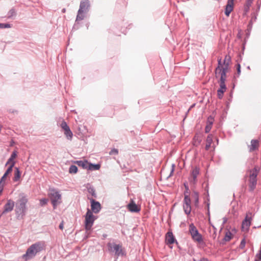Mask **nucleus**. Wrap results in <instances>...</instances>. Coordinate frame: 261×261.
Listing matches in <instances>:
<instances>
[{"mask_svg": "<svg viewBox=\"0 0 261 261\" xmlns=\"http://www.w3.org/2000/svg\"><path fill=\"white\" fill-rule=\"evenodd\" d=\"M100 167L99 164H93L89 163L88 170H97L100 169Z\"/></svg>", "mask_w": 261, "mask_h": 261, "instance_id": "27", "label": "nucleus"}, {"mask_svg": "<svg viewBox=\"0 0 261 261\" xmlns=\"http://www.w3.org/2000/svg\"><path fill=\"white\" fill-rule=\"evenodd\" d=\"M85 227L86 230H90L94 223L96 217L93 214L92 212L89 208L85 216Z\"/></svg>", "mask_w": 261, "mask_h": 261, "instance_id": "4", "label": "nucleus"}, {"mask_svg": "<svg viewBox=\"0 0 261 261\" xmlns=\"http://www.w3.org/2000/svg\"><path fill=\"white\" fill-rule=\"evenodd\" d=\"M189 231L191 235L192 239L199 243L203 242L202 235L199 233L198 229L195 226L194 224L191 223L189 225Z\"/></svg>", "mask_w": 261, "mask_h": 261, "instance_id": "5", "label": "nucleus"}, {"mask_svg": "<svg viewBox=\"0 0 261 261\" xmlns=\"http://www.w3.org/2000/svg\"><path fill=\"white\" fill-rule=\"evenodd\" d=\"M191 201L188 194H185L184 199L183 201V209L185 214L187 215L190 214L191 212Z\"/></svg>", "mask_w": 261, "mask_h": 261, "instance_id": "7", "label": "nucleus"}, {"mask_svg": "<svg viewBox=\"0 0 261 261\" xmlns=\"http://www.w3.org/2000/svg\"><path fill=\"white\" fill-rule=\"evenodd\" d=\"M212 126V122H208L205 128V132L206 133H208L211 129Z\"/></svg>", "mask_w": 261, "mask_h": 261, "instance_id": "33", "label": "nucleus"}, {"mask_svg": "<svg viewBox=\"0 0 261 261\" xmlns=\"http://www.w3.org/2000/svg\"><path fill=\"white\" fill-rule=\"evenodd\" d=\"M17 156V153L16 151H14L12 152V153L11 155L10 158L8 159V161L7 162L6 164V166L8 165V164H11L14 161V160L16 158Z\"/></svg>", "mask_w": 261, "mask_h": 261, "instance_id": "26", "label": "nucleus"}, {"mask_svg": "<svg viewBox=\"0 0 261 261\" xmlns=\"http://www.w3.org/2000/svg\"><path fill=\"white\" fill-rule=\"evenodd\" d=\"M245 244H246V241H245V239L244 238L241 242V243L239 246L240 248L242 249H243L245 246Z\"/></svg>", "mask_w": 261, "mask_h": 261, "instance_id": "38", "label": "nucleus"}, {"mask_svg": "<svg viewBox=\"0 0 261 261\" xmlns=\"http://www.w3.org/2000/svg\"><path fill=\"white\" fill-rule=\"evenodd\" d=\"M253 215L251 213H248L246 214L245 219L242 222V228L246 230H248L251 225V221L252 220Z\"/></svg>", "mask_w": 261, "mask_h": 261, "instance_id": "12", "label": "nucleus"}, {"mask_svg": "<svg viewBox=\"0 0 261 261\" xmlns=\"http://www.w3.org/2000/svg\"><path fill=\"white\" fill-rule=\"evenodd\" d=\"M237 73L236 75V77H239L241 73V66L240 64H237Z\"/></svg>", "mask_w": 261, "mask_h": 261, "instance_id": "37", "label": "nucleus"}, {"mask_svg": "<svg viewBox=\"0 0 261 261\" xmlns=\"http://www.w3.org/2000/svg\"><path fill=\"white\" fill-rule=\"evenodd\" d=\"M174 170V165L172 164V169H171V173L170 174V176H171V174L173 173Z\"/></svg>", "mask_w": 261, "mask_h": 261, "instance_id": "47", "label": "nucleus"}, {"mask_svg": "<svg viewBox=\"0 0 261 261\" xmlns=\"http://www.w3.org/2000/svg\"><path fill=\"white\" fill-rule=\"evenodd\" d=\"M256 258H257L259 261L261 260V249L259 252L256 255Z\"/></svg>", "mask_w": 261, "mask_h": 261, "instance_id": "43", "label": "nucleus"}, {"mask_svg": "<svg viewBox=\"0 0 261 261\" xmlns=\"http://www.w3.org/2000/svg\"><path fill=\"white\" fill-rule=\"evenodd\" d=\"M128 210L133 213H138L140 211V207L137 205L135 202L132 200L127 206Z\"/></svg>", "mask_w": 261, "mask_h": 261, "instance_id": "15", "label": "nucleus"}, {"mask_svg": "<svg viewBox=\"0 0 261 261\" xmlns=\"http://www.w3.org/2000/svg\"><path fill=\"white\" fill-rule=\"evenodd\" d=\"M83 12H79V10L77 12V15L76 16V21H81L84 19L85 16Z\"/></svg>", "mask_w": 261, "mask_h": 261, "instance_id": "31", "label": "nucleus"}, {"mask_svg": "<svg viewBox=\"0 0 261 261\" xmlns=\"http://www.w3.org/2000/svg\"><path fill=\"white\" fill-rule=\"evenodd\" d=\"M59 228L61 230H62L64 228V222L62 221L59 225Z\"/></svg>", "mask_w": 261, "mask_h": 261, "instance_id": "45", "label": "nucleus"}, {"mask_svg": "<svg viewBox=\"0 0 261 261\" xmlns=\"http://www.w3.org/2000/svg\"><path fill=\"white\" fill-rule=\"evenodd\" d=\"M87 190L88 193L90 194L93 197H96V194L95 193V189L93 187H91L90 185H88V186L87 187Z\"/></svg>", "mask_w": 261, "mask_h": 261, "instance_id": "28", "label": "nucleus"}, {"mask_svg": "<svg viewBox=\"0 0 261 261\" xmlns=\"http://www.w3.org/2000/svg\"><path fill=\"white\" fill-rule=\"evenodd\" d=\"M259 147V141L257 140H252L251 144L248 146L250 152L257 150Z\"/></svg>", "mask_w": 261, "mask_h": 261, "instance_id": "17", "label": "nucleus"}, {"mask_svg": "<svg viewBox=\"0 0 261 261\" xmlns=\"http://www.w3.org/2000/svg\"><path fill=\"white\" fill-rule=\"evenodd\" d=\"M228 68L226 67L224 68H216L215 76L217 79H219V83H225L226 80V73L228 72Z\"/></svg>", "mask_w": 261, "mask_h": 261, "instance_id": "6", "label": "nucleus"}, {"mask_svg": "<svg viewBox=\"0 0 261 261\" xmlns=\"http://www.w3.org/2000/svg\"><path fill=\"white\" fill-rule=\"evenodd\" d=\"M2 192V190H0V194Z\"/></svg>", "mask_w": 261, "mask_h": 261, "instance_id": "54", "label": "nucleus"}, {"mask_svg": "<svg viewBox=\"0 0 261 261\" xmlns=\"http://www.w3.org/2000/svg\"><path fill=\"white\" fill-rule=\"evenodd\" d=\"M194 198H195V205L196 206H197L198 203V200H199L198 195L197 193H194Z\"/></svg>", "mask_w": 261, "mask_h": 261, "instance_id": "40", "label": "nucleus"}, {"mask_svg": "<svg viewBox=\"0 0 261 261\" xmlns=\"http://www.w3.org/2000/svg\"><path fill=\"white\" fill-rule=\"evenodd\" d=\"M45 248V243L38 242L32 244L27 250L25 254L23 255V258L25 260L30 259L34 257L38 253L44 250Z\"/></svg>", "mask_w": 261, "mask_h": 261, "instance_id": "1", "label": "nucleus"}, {"mask_svg": "<svg viewBox=\"0 0 261 261\" xmlns=\"http://www.w3.org/2000/svg\"><path fill=\"white\" fill-rule=\"evenodd\" d=\"M231 61V58L229 56L226 55L225 58L223 61V66L224 67H226L227 68H229V63Z\"/></svg>", "mask_w": 261, "mask_h": 261, "instance_id": "23", "label": "nucleus"}, {"mask_svg": "<svg viewBox=\"0 0 261 261\" xmlns=\"http://www.w3.org/2000/svg\"><path fill=\"white\" fill-rule=\"evenodd\" d=\"M218 65L216 68L222 69L224 68V67L223 66V62L222 61V59L221 58L219 59L218 60Z\"/></svg>", "mask_w": 261, "mask_h": 261, "instance_id": "34", "label": "nucleus"}, {"mask_svg": "<svg viewBox=\"0 0 261 261\" xmlns=\"http://www.w3.org/2000/svg\"><path fill=\"white\" fill-rule=\"evenodd\" d=\"M194 105H193V106H192L191 107V108L189 109L188 111H190V110L191 109V108L194 107Z\"/></svg>", "mask_w": 261, "mask_h": 261, "instance_id": "51", "label": "nucleus"}, {"mask_svg": "<svg viewBox=\"0 0 261 261\" xmlns=\"http://www.w3.org/2000/svg\"><path fill=\"white\" fill-rule=\"evenodd\" d=\"M185 187H186V191L185 192L184 194H185V193H186V194H188V195H189V188H188V187H187V186H186V185H185Z\"/></svg>", "mask_w": 261, "mask_h": 261, "instance_id": "46", "label": "nucleus"}, {"mask_svg": "<svg viewBox=\"0 0 261 261\" xmlns=\"http://www.w3.org/2000/svg\"><path fill=\"white\" fill-rule=\"evenodd\" d=\"M48 199L46 198H43L40 200V204L41 206H44L47 204Z\"/></svg>", "mask_w": 261, "mask_h": 261, "instance_id": "35", "label": "nucleus"}, {"mask_svg": "<svg viewBox=\"0 0 261 261\" xmlns=\"http://www.w3.org/2000/svg\"><path fill=\"white\" fill-rule=\"evenodd\" d=\"M226 219L224 218V223H225L226 222Z\"/></svg>", "mask_w": 261, "mask_h": 261, "instance_id": "50", "label": "nucleus"}, {"mask_svg": "<svg viewBox=\"0 0 261 261\" xmlns=\"http://www.w3.org/2000/svg\"><path fill=\"white\" fill-rule=\"evenodd\" d=\"M202 139L198 136H195L193 139V144L195 146H198L201 142Z\"/></svg>", "mask_w": 261, "mask_h": 261, "instance_id": "29", "label": "nucleus"}, {"mask_svg": "<svg viewBox=\"0 0 261 261\" xmlns=\"http://www.w3.org/2000/svg\"><path fill=\"white\" fill-rule=\"evenodd\" d=\"M118 153V150L117 149H113L110 152V154H117Z\"/></svg>", "mask_w": 261, "mask_h": 261, "instance_id": "42", "label": "nucleus"}, {"mask_svg": "<svg viewBox=\"0 0 261 261\" xmlns=\"http://www.w3.org/2000/svg\"><path fill=\"white\" fill-rule=\"evenodd\" d=\"M199 174V169L197 167H195L193 168L191 172V177L192 179L191 180V182L193 183H195L196 181L197 176Z\"/></svg>", "mask_w": 261, "mask_h": 261, "instance_id": "19", "label": "nucleus"}, {"mask_svg": "<svg viewBox=\"0 0 261 261\" xmlns=\"http://www.w3.org/2000/svg\"><path fill=\"white\" fill-rule=\"evenodd\" d=\"M51 191L52 192L50 194V197L54 208H55L57 205L61 202L59 200L61 199V195L58 192L55 191L54 189L51 190Z\"/></svg>", "mask_w": 261, "mask_h": 261, "instance_id": "8", "label": "nucleus"}, {"mask_svg": "<svg viewBox=\"0 0 261 261\" xmlns=\"http://www.w3.org/2000/svg\"><path fill=\"white\" fill-rule=\"evenodd\" d=\"M232 233L230 231L228 230L225 232V234L223 240L225 242H228L232 238Z\"/></svg>", "mask_w": 261, "mask_h": 261, "instance_id": "25", "label": "nucleus"}, {"mask_svg": "<svg viewBox=\"0 0 261 261\" xmlns=\"http://www.w3.org/2000/svg\"><path fill=\"white\" fill-rule=\"evenodd\" d=\"M234 0H228L227 5L225 7V14L227 16H229L230 13L233 9V2Z\"/></svg>", "mask_w": 261, "mask_h": 261, "instance_id": "16", "label": "nucleus"}, {"mask_svg": "<svg viewBox=\"0 0 261 261\" xmlns=\"http://www.w3.org/2000/svg\"><path fill=\"white\" fill-rule=\"evenodd\" d=\"M15 163V162H13V163L10 165V166L8 167V168L7 169L5 173H4V176H7L8 175L11 173V172L12 171V168L14 167Z\"/></svg>", "mask_w": 261, "mask_h": 261, "instance_id": "30", "label": "nucleus"}, {"mask_svg": "<svg viewBox=\"0 0 261 261\" xmlns=\"http://www.w3.org/2000/svg\"><path fill=\"white\" fill-rule=\"evenodd\" d=\"M175 241L172 232H168L166 236V242L167 244H172Z\"/></svg>", "mask_w": 261, "mask_h": 261, "instance_id": "20", "label": "nucleus"}, {"mask_svg": "<svg viewBox=\"0 0 261 261\" xmlns=\"http://www.w3.org/2000/svg\"><path fill=\"white\" fill-rule=\"evenodd\" d=\"M61 127L64 130V133L66 136V138L68 140H71L73 137V134L71 131L69 127L68 126L67 123L64 121H62L61 124Z\"/></svg>", "mask_w": 261, "mask_h": 261, "instance_id": "9", "label": "nucleus"}, {"mask_svg": "<svg viewBox=\"0 0 261 261\" xmlns=\"http://www.w3.org/2000/svg\"><path fill=\"white\" fill-rule=\"evenodd\" d=\"M218 138H216V142H217V144L218 143Z\"/></svg>", "mask_w": 261, "mask_h": 261, "instance_id": "52", "label": "nucleus"}, {"mask_svg": "<svg viewBox=\"0 0 261 261\" xmlns=\"http://www.w3.org/2000/svg\"><path fill=\"white\" fill-rule=\"evenodd\" d=\"M212 147L214 148V149H215V146L213 145V146H212Z\"/></svg>", "mask_w": 261, "mask_h": 261, "instance_id": "53", "label": "nucleus"}, {"mask_svg": "<svg viewBox=\"0 0 261 261\" xmlns=\"http://www.w3.org/2000/svg\"><path fill=\"white\" fill-rule=\"evenodd\" d=\"M27 202L28 199L24 196L22 197L18 200L15 208V212L17 215L21 216L25 215Z\"/></svg>", "mask_w": 261, "mask_h": 261, "instance_id": "3", "label": "nucleus"}, {"mask_svg": "<svg viewBox=\"0 0 261 261\" xmlns=\"http://www.w3.org/2000/svg\"><path fill=\"white\" fill-rule=\"evenodd\" d=\"M11 27L10 24L8 23H0V28H9Z\"/></svg>", "mask_w": 261, "mask_h": 261, "instance_id": "41", "label": "nucleus"}, {"mask_svg": "<svg viewBox=\"0 0 261 261\" xmlns=\"http://www.w3.org/2000/svg\"><path fill=\"white\" fill-rule=\"evenodd\" d=\"M5 182H2L1 183V181L0 180V188H1V190H2L4 186H5Z\"/></svg>", "mask_w": 261, "mask_h": 261, "instance_id": "48", "label": "nucleus"}, {"mask_svg": "<svg viewBox=\"0 0 261 261\" xmlns=\"http://www.w3.org/2000/svg\"><path fill=\"white\" fill-rule=\"evenodd\" d=\"M15 170L14 173V176L13 177V180L14 181H17L20 179L21 173L18 168L15 167Z\"/></svg>", "mask_w": 261, "mask_h": 261, "instance_id": "24", "label": "nucleus"}, {"mask_svg": "<svg viewBox=\"0 0 261 261\" xmlns=\"http://www.w3.org/2000/svg\"><path fill=\"white\" fill-rule=\"evenodd\" d=\"M14 206V202L11 199L8 200L7 203L4 205L3 214L11 212Z\"/></svg>", "mask_w": 261, "mask_h": 261, "instance_id": "14", "label": "nucleus"}, {"mask_svg": "<svg viewBox=\"0 0 261 261\" xmlns=\"http://www.w3.org/2000/svg\"><path fill=\"white\" fill-rule=\"evenodd\" d=\"M76 163L84 169H88L89 162L87 161H78Z\"/></svg>", "mask_w": 261, "mask_h": 261, "instance_id": "22", "label": "nucleus"}, {"mask_svg": "<svg viewBox=\"0 0 261 261\" xmlns=\"http://www.w3.org/2000/svg\"><path fill=\"white\" fill-rule=\"evenodd\" d=\"M220 88L217 90V95L219 98L221 99L223 96L224 92L226 90V87L225 83H219Z\"/></svg>", "mask_w": 261, "mask_h": 261, "instance_id": "18", "label": "nucleus"}, {"mask_svg": "<svg viewBox=\"0 0 261 261\" xmlns=\"http://www.w3.org/2000/svg\"><path fill=\"white\" fill-rule=\"evenodd\" d=\"M65 11H66V9H63L62 10V12L64 13V12H65Z\"/></svg>", "mask_w": 261, "mask_h": 261, "instance_id": "49", "label": "nucleus"}, {"mask_svg": "<svg viewBox=\"0 0 261 261\" xmlns=\"http://www.w3.org/2000/svg\"><path fill=\"white\" fill-rule=\"evenodd\" d=\"M213 143V135L212 134H210L207 137L206 139V145L205 147V149L206 150H208L211 147V145Z\"/></svg>", "mask_w": 261, "mask_h": 261, "instance_id": "21", "label": "nucleus"}, {"mask_svg": "<svg viewBox=\"0 0 261 261\" xmlns=\"http://www.w3.org/2000/svg\"><path fill=\"white\" fill-rule=\"evenodd\" d=\"M253 1V0H246L245 7L247 8V9H249L250 7L251 6Z\"/></svg>", "mask_w": 261, "mask_h": 261, "instance_id": "36", "label": "nucleus"}, {"mask_svg": "<svg viewBox=\"0 0 261 261\" xmlns=\"http://www.w3.org/2000/svg\"><path fill=\"white\" fill-rule=\"evenodd\" d=\"M88 199L91 202V212L94 213H98L101 210V205L98 201H96L93 198H90L88 197Z\"/></svg>", "mask_w": 261, "mask_h": 261, "instance_id": "11", "label": "nucleus"}, {"mask_svg": "<svg viewBox=\"0 0 261 261\" xmlns=\"http://www.w3.org/2000/svg\"><path fill=\"white\" fill-rule=\"evenodd\" d=\"M108 246L109 247V250L110 251H115V254L117 256L122 255V250L121 249V246L117 244H112L111 243H109L108 244Z\"/></svg>", "mask_w": 261, "mask_h": 261, "instance_id": "10", "label": "nucleus"}, {"mask_svg": "<svg viewBox=\"0 0 261 261\" xmlns=\"http://www.w3.org/2000/svg\"><path fill=\"white\" fill-rule=\"evenodd\" d=\"M70 173H76L77 172V167L75 165H71L69 169Z\"/></svg>", "mask_w": 261, "mask_h": 261, "instance_id": "32", "label": "nucleus"}, {"mask_svg": "<svg viewBox=\"0 0 261 261\" xmlns=\"http://www.w3.org/2000/svg\"><path fill=\"white\" fill-rule=\"evenodd\" d=\"M8 15H9V17H12L13 16L15 15L16 12H15V10L14 9H11L8 13Z\"/></svg>", "mask_w": 261, "mask_h": 261, "instance_id": "39", "label": "nucleus"}, {"mask_svg": "<svg viewBox=\"0 0 261 261\" xmlns=\"http://www.w3.org/2000/svg\"><path fill=\"white\" fill-rule=\"evenodd\" d=\"M90 5L88 0H84L81 2L79 12L86 13L89 11Z\"/></svg>", "mask_w": 261, "mask_h": 261, "instance_id": "13", "label": "nucleus"}, {"mask_svg": "<svg viewBox=\"0 0 261 261\" xmlns=\"http://www.w3.org/2000/svg\"><path fill=\"white\" fill-rule=\"evenodd\" d=\"M258 173V168L255 167L253 169L248 170L245 177H248V186L250 191H253L257 184V176Z\"/></svg>", "mask_w": 261, "mask_h": 261, "instance_id": "2", "label": "nucleus"}, {"mask_svg": "<svg viewBox=\"0 0 261 261\" xmlns=\"http://www.w3.org/2000/svg\"><path fill=\"white\" fill-rule=\"evenodd\" d=\"M6 177H7V176H4V174L3 176L2 177L1 179V183L5 182V180L6 179Z\"/></svg>", "mask_w": 261, "mask_h": 261, "instance_id": "44", "label": "nucleus"}]
</instances>
